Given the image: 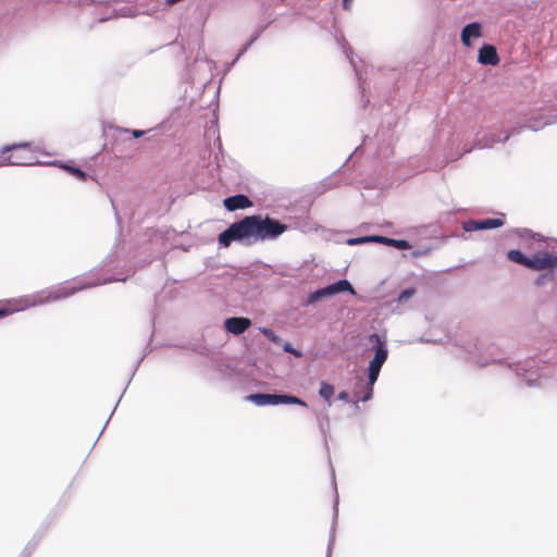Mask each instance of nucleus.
<instances>
[{
    "label": "nucleus",
    "mask_w": 557,
    "mask_h": 557,
    "mask_svg": "<svg viewBox=\"0 0 557 557\" xmlns=\"http://www.w3.org/2000/svg\"><path fill=\"white\" fill-rule=\"evenodd\" d=\"M250 325V319L245 317H232L224 321L225 330L234 335L243 334Z\"/></svg>",
    "instance_id": "obj_8"
},
{
    "label": "nucleus",
    "mask_w": 557,
    "mask_h": 557,
    "mask_svg": "<svg viewBox=\"0 0 557 557\" xmlns=\"http://www.w3.org/2000/svg\"><path fill=\"white\" fill-rule=\"evenodd\" d=\"M284 350L286 352H289V354H293L294 356L296 357H301V352L298 351L297 349L293 348L292 345L289 343H285L284 345Z\"/></svg>",
    "instance_id": "obj_20"
},
{
    "label": "nucleus",
    "mask_w": 557,
    "mask_h": 557,
    "mask_svg": "<svg viewBox=\"0 0 557 557\" xmlns=\"http://www.w3.org/2000/svg\"><path fill=\"white\" fill-rule=\"evenodd\" d=\"M414 293H416L414 288H407V289L403 290L400 293V295L398 296V301L399 302L407 301L414 295Z\"/></svg>",
    "instance_id": "obj_19"
},
{
    "label": "nucleus",
    "mask_w": 557,
    "mask_h": 557,
    "mask_svg": "<svg viewBox=\"0 0 557 557\" xmlns=\"http://www.w3.org/2000/svg\"><path fill=\"white\" fill-rule=\"evenodd\" d=\"M507 258L510 261L516 262L518 264H521V265H523V267L529 269V264H530L531 258L525 257L520 250H518V249L509 250L507 252Z\"/></svg>",
    "instance_id": "obj_15"
},
{
    "label": "nucleus",
    "mask_w": 557,
    "mask_h": 557,
    "mask_svg": "<svg viewBox=\"0 0 557 557\" xmlns=\"http://www.w3.org/2000/svg\"><path fill=\"white\" fill-rule=\"evenodd\" d=\"M478 61L484 65H497L500 61L496 48L492 45H484L479 50Z\"/></svg>",
    "instance_id": "obj_10"
},
{
    "label": "nucleus",
    "mask_w": 557,
    "mask_h": 557,
    "mask_svg": "<svg viewBox=\"0 0 557 557\" xmlns=\"http://www.w3.org/2000/svg\"><path fill=\"white\" fill-rule=\"evenodd\" d=\"M132 134H133V136L135 138H139V137H141L145 134V131H137V129H135V131L132 132Z\"/></svg>",
    "instance_id": "obj_23"
},
{
    "label": "nucleus",
    "mask_w": 557,
    "mask_h": 557,
    "mask_svg": "<svg viewBox=\"0 0 557 557\" xmlns=\"http://www.w3.org/2000/svg\"><path fill=\"white\" fill-rule=\"evenodd\" d=\"M338 398H339L341 400H345V401H347V400L349 399V393H348V392H346V391H343V392H341V393L338 394Z\"/></svg>",
    "instance_id": "obj_22"
},
{
    "label": "nucleus",
    "mask_w": 557,
    "mask_h": 557,
    "mask_svg": "<svg viewBox=\"0 0 557 557\" xmlns=\"http://www.w3.org/2000/svg\"><path fill=\"white\" fill-rule=\"evenodd\" d=\"M372 236L358 237L349 240V244H362V243H372Z\"/></svg>",
    "instance_id": "obj_21"
},
{
    "label": "nucleus",
    "mask_w": 557,
    "mask_h": 557,
    "mask_svg": "<svg viewBox=\"0 0 557 557\" xmlns=\"http://www.w3.org/2000/svg\"><path fill=\"white\" fill-rule=\"evenodd\" d=\"M344 1V8L348 9L350 0H343Z\"/></svg>",
    "instance_id": "obj_24"
},
{
    "label": "nucleus",
    "mask_w": 557,
    "mask_h": 557,
    "mask_svg": "<svg viewBox=\"0 0 557 557\" xmlns=\"http://www.w3.org/2000/svg\"><path fill=\"white\" fill-rule=\"evenodd\" d=\"M60 168H62L67 173L75 176L76 178H78L82 182H85L88 178V174L78 168H75V166H72L69 164H61Z\"/></svg>",
    "instance_id": "obj_16"
},
{
    "label": "nucleus",
    "mask_w": 557,
    "mask_h": 557,
    "mask_svg": "<svg viewBox=\"0 0 557 557\" xmlns=\"http://www.w3.org/2000/svg\"><path fill=\"white\" fill-rule=\"evenodd\" d=\"M223 205L228 211L246 209L252 206L251 200L243 194L227 197L223 200Z\"/></svg>",
    "instance_id": "obj_9"
},
{
    "label": "nucleus",
    "mask_w": 557,
    "mask_h": 557,
    "mask_svg": "<svg viewBox=\"0 0 557 557\" xmlns=\"http://www.w3.org/2000/svg\"><path fill=\"white\" fill-rule=\"evenodd\" d=\"M342 292H349L351 294H355V290H354L351 284L346 280H341L334 284H331L326 287H323V288L310 294L308 302L313 304V302L320 300L321 298L329 297V296H332V295H335V294H338Z\"/></svg>",
    "instance_id": "obj_4"
},
{
    "label": "nucleus",
    "mask_w": 557,
    "mask_h": 557,
    "mask_svg": "<svg viewBox=\"0 0 557 557\" xmlns=\"http://www.w3.org/2000/svg\"><path fill=\"white\" fill-rule=\"evenodd\" d=\"M481 26L479 23H470L466 25L461 32V41L465 46L470 47L471 38L481 37Z\"/></svg>",
    "instance_id": "obj_12"
},
{
    "label": "nucleus",
    "mask_w": 557,
    "mask_h": 557,
    "mask_svg": "<svg viewBox=\"0 0 557 557\" xmlns=\"http://www.w3.org/2000/svg\"><path fill=\"white\" fill-rule=\"evenodd\" d=\"M370 341L375 343V355L374 358L370 362V368L381 370L382 366L387 359V348L385 343L381 339L380 335L372 334L370 336Z\"/></svg>",
    "instance_id": "obj_7"
},
{
    "label": "nucleus",
    "mask_w": 557,
    "mask_h": 557,
    "mask_svg": "<svg viewBox=\"0 0 557 557\" xmlns=\"http://www.w3.org/2000/svg\"><path fill=\"white\" fill-rule=\"evenodd\" d=\"M7 160L13 165L30 164L32 156L27 145L13 146L8 149Z\"/></svg>",
    "instance_id": "obj_6"
},
{
    "label": "nucleus",
    "mask_w": 557,
    "mask_h": 557,
    "mask_svg": "<svg viewBox=\"0 0 557 557\" xmlns=\"http://www.w3.org/2000/svg\"><path fill=\"white\" fill-rule=\"evenodd\" d=\"M247 400L256 404L257 406H267V405H280V404H293L306 407L307 404L296 397L290 395H275V394H250L246 397Z\"/></svg>",
    "instance_id": "obj_3"
},
{
    "label": "nucleus",
    "mask_w": 557,
    "mask_h": 557,
    "mask_svg": "<svg viewBox=\"0 0 557 557\" xmlns=\"http://www.w3.org/2000/svg\"><path fill=\"white\" fill-rule=\"evenodd\" d=\"M470 224L473 230H490L503 226L504 220L499 218H490L480 221H471Z\"/></svg>",
    "instance_id": "obj_14"
},
{
    "label": "nucleus",
    "mask_w": 557,
    "mask_h": 557,
    "mask_svg": "<svg viewBox=\"0 0 557 557\" xmlns=\"http://www.w3.org/2000/svg\"><path fill=\"white\" fill-rule=\"evenodd\" d=\"M557 268V255L550 251H541L531 257L529 269L534 271L549 270Z\"/></svg>",
    "instance_id": "obj_5"
},
{
    "label": "nucleus",
    "mask_w": 557,
    "mask_h": 557,
    "mask_svg": "<svg viewBox=\"0 0 557 557\" xmlns=\"http://www.w3.org/2000/svg\"><path fill=\"white\" fill-rule=\"evenodd\" d=\"M371 242L392 246L397 249H409L410 248L409 243L405 239H394V238H388L385 236L373 235L371 238Z\"/></svg>",
    "instance_id": "obj_13"
},
{
    "label": "nucleus",
    "mask_w": 557,
    "mask_h": 557,
    "mask_svg": "<svg viewBox=\"0 0 557 557\" xmlns=\"http://www.w3.org/2000/svg\"><path fill=\"white\" fill-rule=\"evenodd\" d=\"M319 394L329 403V405H331V398L334 395V387L329 383L322 382Z\"/></svg>",
    "instance_id": "obj_17"
},
{
    "label": "nucleus",
    "mask_w": 557,
    "mask_h": 557,
    "mask_svg": "<svg viewBox=\"0 0 557 557\" xmlns=\"http://www.w3.org/2000/svg\"><path fill=\"white\" fill-rule=\"evenodd\" d=\"M260 332L267 337L269 338L271 342L275 343V344H280L281 343V337L277 336L271 329H268V327H259Z\"/></svg>",
    "instance_id": "obj_18"
},
{
    "label": "nucleus",
    "mask_w": 557,
    "mask_h": 557,
    "mask_svg": "<svg viewBox=\"0 0 557 557\" xmlns=\"http://www.w3.org/2000/svg\"><path fill=\"white\" fill-rule=\"evenodd\" d=\"M101 284L99 281L96 282H75V283H65L62 285H59L52 289L49 290H42L37 295L38 299H35L33 301L28 300H18L17 306H11L10 304L0 308V318L7 317L9 314H12L15 311L25 309L30 306H35L37 304H45L49 301H57L62 298H66L69 296H72L76 292L83 290L85 288H89L92 286H97Z\"/></svg>",
    "instance_id": "obj_2"
},
{
    "label": "nucleus",
    "mask_w": 557,
    "mask_h": 557,
    "mask_svg": "<svg viewBox=\"0 0 557 557\" xmlns=\"http://www.w3.org/2000/svg\"><path fill=\"white\" fill-rule=\"evenodd\" d=\"M381 370L369 367L368 379L369 383L364 386V394L356 393L357 401H368L372 397L373 384L376 382Z\"/></svg>",
    "instance_id": "obj_11"
},
{
    "label": "nucleus",
    "mask_w": 557,
    "mask_h": 557,
    "mask_svg": "<svg viewBox=\"0 0 557 557\" xmlns=\"http://www.w3.org/2000/svg\"><path fill=\"white\" fill-rule=\"evenodd\" d=\"M288 226L269 215H248L232 223L219 237L222 247H228L234 240L253 238L255 242L275 239L287 231Z\"/></svg>",
    "instance_id": "obj_1"
}]
</instances>
